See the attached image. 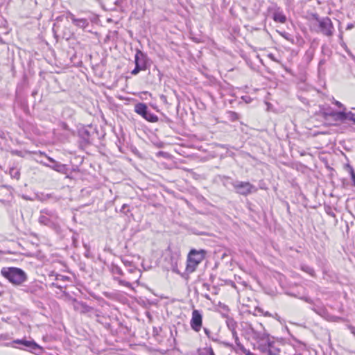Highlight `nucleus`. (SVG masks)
Instances as JSON below:
<instances>
[{
    "instance_id": "nucleus-22",
    "label": "nucleus",
    "mask_w": 355,
    "mask_h": 355,
    "mask_svg": "<svg viewBox=\"0 0 355 355\" xmlns=\"http://www.w3.org/2000/svg\"><path fill=\"white\" fill-rule=\"evenodd\" d=\"M234 340H235V343H236V346L239 347V349L241 352H243L245 355H246V354H247V353H248L247 352H250V350H249V349H246L245 348V347H244V346H243V345L240 343V340H239V338H236L234 339Z\"/></svg>"
},
{
    "instance_id": "nucleus-24",
    "label": "nucleus",
    "mask_w": 355,
    "mask_h": 355,
    "mask_svg": "<svg viewBox=\"0 0 355 355\" xmlns=\"http://www.w3.org/2000/svg\"><path fill=\"white\" fill-rule=\"evenodd\" d=\"M204 332L206 334V336L211 339L213 341H217L218 339L213 335V334L211 332V331L207 328H204Z\"/></svg>"
},
{
    "instance_id": "nucleus-10",
    "label": "nucleus",
    "mask_w": 355,
    "mask_h": 355,
    "mask_svg": "<svg viewBox=\"0 0 355 355\" xmlns=\"http://www.w3.org/2000/svg\"><path fill=\"white\" fill-rule=\"evenodd\" d=\"M336 116V121L340 122H350L355 125V114L347 110H340L338 112L334 113Z\"/></svg>"
},
{
    "instance_id": "nucleus-38",
    "label": "nucleus",
    "mask_w": 355,
    "mask_h": 355,
    "mask_svg": "<svg viewBox=\"0 0 355 355\" xmlns=\"http://www.w3.org/2000/svg\"><path fill=\"white\" fill-rule=\"evenodd\" d=\"M325 62V60L323 59V60H321L320 62H319V66H321L322 64H324Z\"/></svg>"
},
{
    "instance_id": "nucleus-12",
    "label": "nucleus",
    "mask_w": 355,
    "mask_h": 355,
    "mask_svg": "<svg viewBox=\"0 0 355 355\" xmlns=\"http://www.w3.org/2000/svg\"><path fill=\"white\" fill-rule=\"evenodd\" d=\"M315 313H317L318 315L322 316L323 318H326L327 320L330 321H338L340 320L339 317L330 315L327 311L323 308V307H318V308H313L312 309Z\"/></svg>"
},
{
    "instance_id": "nucleus-6",
    "label": "nucleus",
    "mask_w": 355,
    "mask_h": 355,
    "mask_svg": "<svg viewBox=\"0 0 355 355\" xmlns=\"http://www.w3.org/2000/svg\"><path fill=\"white\" fill-rule=\"evenodd\" d=\"M250 330L253 338L259 342L265 343L266 344L270 340L269 334L266 332L262 324H259L257 327L250 325Z\"/></svg>"
},
{
    "instance_id": "nucleus-8",
    "label": "nucleus",
    "mask_w": 355,
    "mask_h": 355,
    "mask_svg": "<svg viewBox=\"0 0 355 355\" xmlns=\"http://www.w3.org/2000/svg\"><path fill=\"white\" fill-rule=\"evenodd\" d=\"M39 222L40 224L46 225L55 230H58L60 227L56 216L49 215H41L39 218Z\"/></svg>"
},
{
    "instance_id": "nucleus-41",
    "label": "nucleus",
    "mask_w": 355,
    "mask_h": 355,
    "mask_svg": "<svg viewBox=\"0 0 355 355\" xmlns=\"http://www.w3.org/2000/svg\"><path fill=\"white\" fill-rule=\"evenodd\" d=\"M352 25H349V26H348V27H347V28H352Z\"/></svg>"
},
{
    "instance_id": "nucleus-28",
    "label": "nucleus",
    "mask_w": 355,
    "mask_h": 355,
    "mask_svg": "<svg viewBox=\"0 0 355 355\" xmlns=\"http://www.w3.org/2000/svg\"><path fill=\"white\" fill-rule=\"evenodd\" d=\"M280 34H281V35H282L283 37H284L286 40H288V41H290V42H293V38H291V35H289L288 33H287L284 32V33H281Z\"/></svg>"
},
{
    "instance_id": "nucleus-20",
    "label": "nucleus",
    "mask_w": 355,
    "mask_h": 355,
    "mask_svg": "<svg viewBox=\"0 0 355 355\" xmlns=\"http://www.w3.org/2000/svg\"><path fill=\"white\" fill-rule=\"evenodd\" d=\"M300 268L302 271L308 273L309 275H310L312 277H314L315 275L314 269L309 266L303 264V265H301Z\"/></svg>"
},
{
    "instance_id": "nucleus-36",
    "label": "nucleus",
    "mask_w": 355,
    "mask_h": 355,
    "mask_svg": "<svg viewBox=\"0 0 355 355\" xmlns=\"http://www.w3.org/2000/svg\"><path fill=\"white\" fill-rule=\"evenodd\" d=\"M208 353H209V355H215L214 350L211 347H209L208 349Z\"/></svg>"
},
{
    "instance_id": "nucleus-39",
    "label": "nucleus",
    "mask_w": 355,
    "mask_h": 355,
    "mask_svg": "<svg viewBox=\"0 0 355 355\" xmlns=\"http://www.w3.org/2000/svg\"><path fill=\"white\" fill-rule=\"evenodd\" d=\"M132 276L131 277H130V279L131 280H135L136 281V278H135V274H132Z\"/></svg>"
},
{
    "instance_id": "nucleus-17",
    "label": "nucleus",
    "mask_w": 355,
    "mask_h": 355,
    "mask_svg": "<svg viewBox=\"0 0 355 355\" xmlns=\"http://www.w3.org/2000/svg\"><path fill=\"white\" fill-rule=\"evenodd\" d=\"M273 19L276 22L284 24L286 21V17L282 11L277 10L273 13Z\"/></svg>"
},
{
    "instance_id": "nucleus-4",
    "label": "nucleus",
    "mask_w": 355,
    "mask_h": 355,
    "mask_svg": "<svg viewBox=\"0 0 355 355\" xmlns=\"http://www.w3.org/2000/svg\"><path fill=\"white\" fill-rule=\"evenodd\" d=\"M147 56L140 50L137 49L135 55V67L131 71L132 75L138 74L141 71L146 69Z\"/></svg>"
},
{
    "instance_id": "nucleus-21",
    "label": "nucleus",
    "mask_w": 355,
    "mask_h": 355,
    "mask_svg": "<svg viewBox=\"0 0 355 355\" xmlns=\"http://www.w3.org/2000/svg\"><path fill=\"white\" fill-rule=\"evenodd\" d=\"M345 168L349 173L351 179L353 182V185L355 187V172L353 167L350 164H347L345 165Z\"/></svg>"
},
{
    "instance_id": "nucleus-31",
    "label": "nucleus",
    "mask_w": 355,
    "mask_h": 355,
    "mask_svg": "<svg viewBox=\"0 0 355 355\" xmlns=\"http://www.w3.org/2000/svg\"><path fill=\"white\" fill-rule=\"evenodd\" d=\"M122 261L126 267L131 266L132 265V262L128 260L123 259Z\"/></svg>"
},
{
    "instance_id": "nucleus-5",
    "label": "nucleus",
    "mask_w": 355,
    "mask_h": 355,
    "mask_svg": "<svg viewBox=\"0 0 355 355\" xmlns=\"http://www.w3.org/2000/svg\"><path fill=\"white\" fill-rule=\"evenodd\" d=\"M316 20L318 22L319 28L318 32H320L327 37H331L333 35L334 28L331 20L329 17H317Z\"/></svg>"
},
{
    "instance_id": "nucleus-43",
    "label": "nucleus",
    "mask_w": 355,
    "mask_h": 355,
    "mask_svg": "<svg viewBox=\"0 0 355 355\" xmlns=\"http://www.w3.org/2000/svg\"><path fill=\"white\" fill-rule=\"evenodd\" d=\"M1 254V251L0 250V254Z\"/></svg>"
},
{
    "instance_id": "nucleus-23",
    "label": "nucleus",
    "mask_w": 355,
    "mask_h": 355,
    "mask_svg": "<svg viewBox=\"0 0 355 355\" xmlns=\"http://www.w3.org/2000/svg\"><path fill=\"white\" fill-rule=\"evenodd\" d=\"M336 112H338V111H334V110H331L330 108H329V109L324 110L323 111V116L325 118L327 116L333 117L334 119V120L336 121V116L334 115H333V114L336 113Z\"/></svg>"
},
{
    "instance_id": "nucleus-26",
    "label": "nucleus",
    "mask_w": 355,
    "mask_h": 355,
    "mask_svg": "<svg viewBox=\"0 0 355 355\" xmlns=\"http://www.w3.org/2000/svg\"><path fill=\"white\" fill-rule=\"evenodd\" d=\"M333 103L335 105H336L338 107L341 109V110H347V108L345 107V106L343 103H341L340 101L334 100Z\"/></svg>"
},
{
    "instance_id": "nucleus-30",
    "label": "nucleus",
    "mask_w": 355,
    "mask_h": 355,
    "mask_svg": "<svg viewBox=\"0 0 355 355\" xmlns=\"http://www.w3.org/2000/svg\"><path fill=\"white\" fill-rule=\"evenodd\" d=\"M268 57L274 62H279V61L275 58V56L272 53L268 54Z\"/></svg>"
},
{
    "instance_id": "nucleus-25",
    "label": "nucleus",
    "mask_w": 355,
    "mask_h": 355,
    "mask_svg": "<svg viewBox=\"0 0 355 355\" xmlns=\"http://www.w3.org/2000/svg\"><path fill=\"white\" fill-rule=\"evenodd\" d=\"M118 282L120 285H122V286H126L128 288H130L131 289H133L132 284L130 282H126L123 279H119Z\"/></svg>"
},
{
    "instance_id": "nucleus-9",
    "label": "nucleus",
    "mask_w": 355,
    "mask_h": 355,
    "mask_svg": "<svg viewBox=\"0 0 355 355\" xmlns=\"http://www.w3.org/2000/svg\"><path fill=\"white\" fill-rule=\"evenodd\" d=\"M190 325L194 331L199 332L200 331L202 325V315L198 310L194 309L192 311Z\"/></svg>"
},
{
    "instance_id": "nucleus-2",
    "label": "nucleus",
    "mask_w": 355,
    "mask_h": 355,
    "mask_svg": "<svg viewBox=\"0 0 355 355\" xmlns=\"http://www.w3.org/2000/svg\"><path fill=\"white\" fill-rule=\"evenodd\" d=\"M1 275L10 282L15 285H20L26 279V275L24 270L15 267L3 268Z\"/></svg>"
},
{
    "instance_id": "nucleus-34",
    "label": "nucleus",
    "mask_w": 355,
    "mask_h": 355,
    "mask_svg": "<svg viewBox=\"0 0 355 355\" xmlns=\"http://www.w3.org/2000/svg\"><path fill=\"white\" fill-rule=\"evenodd\" d=\"M349 329L352 334H353L355 336V327L354 326H349Z\"/></svg>"
},
{
    "instance_id": "nucleus-11",
    "label": "nucleus",
    "mask_w": 355,
    "mask_h": 355,
    "mask_svg": "<svg viewBox=\"0 0 355 355\" xmlns=\"http://www.w3.org/2000/svg\"><path fill=\"white\" fill-rule=\"evenodd\" d=\"M14 344H20L23 345L24 347H20L21 349H24L25 348H28L31 350H35L40 348L39 345L35 343L33 340H26L24 339H17L12 342L10 346L12 347H16Z\"/></svg>"
},
{
    "instance_id": "nucleus-1",
    "label": "nucleus",
    "mask_w": 355,
    "mask_h": 355,
    "mask_svg": "<svg viewBox=\"0 0 355 355\" xmlns=\"http://www.w3.org/2000/svg\"><path fill=\"white\" fill-rule=\"evenodd\" d=\"M206 251L205 250L191 249L187 254L186 272L190 274L193 272L198 266L205 258Z\"/></svg>"
},
{
    "instance_id": "nucleus-42",
    "label": "nucleus",
    "mask_w": 355,
    "mask_h": 355,
    "mask_svg": "<svg viewBox=\"0 0 355 355\" xmlns=\"http://www.w3.org/2000/svg\"><path fill=\"white\" fill-rule=\"evenodd\" d=\"M19 175L17 173V178H19Z\"/></svg>"
},
{
    "instance_id": "nucleus-3",
    "label": "nucleus",
    "mask_w": 355,
    "mask_h": 355,
    "mask_svg": "<svg viewBox=\"0 0 355 355\" xmlns=\"http://www.w3.org/2000/svg\"><path fill=\"white\" fill-rule=\"evenodd\" d=\"M232 185L236 193L244 196L256 193L258 191L257 188L249 182L236 180L233 182Z\"/></svg>"
},
{
    "instance_id": "nucleus-16",
    "label": "nucleus",
    "mask_w": 355,
    "mask_h": 355,
    "mask_svg": "<svg viewBox=\"0 0 355 355\" xmlns=\"http://www.w3.org/2000/svg\"><path fill=\"white\" fill-rule=\"evenodd\" d=\"M73 306L76 311H79L80 313H87L91 309V308L85 303L82 302H78L76 300H73Z\"/></svg>"
},
{
    "instance_id": "nucleus-14",
    "label": "nucleus",
    "mask_w": 355,
    "mask_h": 355,
    "mask_svg": "<svg viewBox=\"0 0 355 355\" xmlns=\"http://www.w3.org/2000/svg\"><path fill=\"white\" fill-rule=\"evenodd\" d=\"M265 348L270 355H278L280 352V349L276 345V343L270 340L266 343Z\"/></svg>"
},
{
    "instance_id": "nucleus-7",
    "label": "nucleus",
    "mask_w": 355,
    "mask_h": 355,
    "mask_svg": "<svg viewBox=\"0 0 355 355\" xmlns=\"http://www.w3.org/2000/svg\"><path fill=\"white\" fill-rule=\"evenodd\" d=\"M135 111L148 121L155 122L158 119L157 116L149 112L148 107L144 103H137L135 107Z\"/></svg>"
},
{
    "instance_id": "nucleus-35",
    "label": "nucleus",
    "mask_w": 355,
    "mask_h": 355,
    "mask_svg": "<svg viewBox=\"0 0 355 355\" xmlns=\"http://www.w3.org/2000/svg\"><path fill=\"white\" fill-rule=\"evenodd\" d=\"M57 279H62V280L68 279V277H67L65 276H62V275H59L57 277Z\"/></svg>"
},
{
    "instance_id": "nucleus-32",
    "label": "nucleus",
    "mask_w": 355,
    "mask_h": 355,
    "mask_svg": "<svg viewBox=\"0 0 355 355\" xmlns=\"http://www.w3.org/2000/svg\"><path fill=\"white\" fill-rule=\"evenodd\" d=\"M301 299L308 303H310L311 304L312 303V300L311 299H310L309 297H301Z\"/></svg>"
},
{
    "instance_id": "nucleus-29",
    "label": "nucleus",
    "mask_w": 355,
    "mask_h": 355,
    "mask_svg": "<svg viewBox=\"0 0 355 355\" xmlns=\"http://www.w3.org/2000/svg\"><path fill=\"white\" fill-rule=\"evenodd\" d=\"M230 116L232 121L239 119V114L234 112H230Z\"/></svg>"
},
{
    "instance_id": "nucleus-37",
    "label": "nucleus",
    "mask_w": 355,
    "mask_h": 355,
    "mask_svg": "<svg viewBox=\"0 0 355 355\" xmlns=\"http://www.w3.org/2000/svg\"><path fill=\"white\" fill-rule=\"evenodd\" d=\"M46 158L48 159V160H49L51 163H52V164H53V163H54V162H55V159H53V158H51V157H48V156H46Z\"/></svg>"
},
{
    "instance_id": "nucleus-18",
    "label": "nucleus",
    "mask_w": 355,
    "mask_h": 355,
    "mask_svg": "<svg viewBox=\"0 0 355 355\" xmlns=\"http://www.w3.org/2000/svg\"><path fill=\"white\" fill-rule=\"evenodd\" d=\"M226 324L228 329L231 331L236 330L237 327V322L232 317L227 316L226 318Z\"/></svg>"
},
{
    "instance_id": "nucleus-13",
    "label": "nucleus",
    "mask_w": 355,
    "mask_h": 355,
    "mask_svg": "<svg viewBox=\"0 0 355 355\" xmlns=\"http://www.w3.org/2000/svg\"><path fill=\"white\" fill-rule=\"evenodd\" d=\"M41 164H42L43 165L47 166V167H49L51 168H52L53 170L57 171V172H59L60 173H62V174H66L67 173V168L66 166V165L64 164H62L60 162H55L54 163L52 164V165H49V164H45L42 162H40Z\"/></svg>"
},
{
    "instance_id": "nucleus-15",
    "label": "nucleus",
    "mask_w": 355,
    "mask_h": 355,
    "mask_svg": "<svg viewBox=\"0 0 355 355\" xmlns=\"http://www.w3.org/2000/svg\"><path fill=\"white\" fill-rule=\"evenodd\" d=\"M69 18L71 20L72 23L76 25V26L85 28H86L89 23L86 19H77L75 17V16L72 14H70L69 16Z\"/></svg>"
},
{
    "instance_id": "nucleus-27",
    "label": "nucleus",
    "mask_w": 355,
    "mask_h": 355,
    "mask_svg": "<svg viewBox=\"0 0 355 355\" xmlns=\"http://www.w3.org/2000/svg\"><path fill=\"white\" fill-rule=\"evenodd\" d=\"M112 272L114 274H117V275H123L122 270L119 267H118V266H113V268H112Z\"/></svg>"
},
{
    "instance_id": "nucleus-40",
    "label": "nucleus",
    "mask_w": 355,
    "mask_h": 355,
    "mask_svg": "<svg viewBox=\"0 0 355 355\" xmlns=\"http://www.w3.org/2000/svg\"><path fill=\"white\" fill-rule=\"evenodd\" d=\"M224 344H225L226 346H229V347H230V346H231V345H230V344H229V343H224Z\"/></svg>"
},
{
    "instance_id": "nucleus-19",
    "label": "nucleus",
    "mask_w": 355,
    "mask_h": 355,
    "mask_svg": "<svg viewBox=\"0 0 355 355\" xmlns=\"http://www.w3.org/2000/svg\"><path fill=\"white\" fill-rule=\"evenodd\" d=\"M128 272L130 273V274H135V278L137 279H136V282H138L140 277L141 276V270H139L138 268H137L135 266L131 265V266H128Z\"/></svg>"
},
{
    "instance_id": "nucleus-33",
    "label": "nucleus",
    "mask_w": 355,
    "mask_h": 355,
    "mask_svg": "<svg viewBox=\"0 0 355 355\" xmlns=\"http://www.w3.org/2000/svg\"><path fill=\"white\" fill-rule=\"evenodd\" d=\"M231 333L234 339L239 338L236 330L231 331Z\"/></svg>"
}]
</instances>
